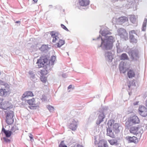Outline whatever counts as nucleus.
<instances>
[{
	"label": "nucleus",
	"mask_w": 147,
	"mask_h": 147,
	"mask_svg": "<svg viewBox=\"0 0 147 147\" xmlns=\"http://www.w3.org/2000/svg\"><path fill=\"white\" fill-rule=\"evenodd\" d=\"M133 85H135V82L134 80L130 82L129 85H128V87L129 88H130L131 86Z\"/></svg>",
	"instance_id": "obj_39"
},
{
	"label": "nucleus",
	"mask_w": 147,
	"mask_h": 147,
	"mask_svg": "<svg viewBox=\"0 0 147 147\" xmlns=\"http://www.w3.org/2000/svg\"><path fill=\"white\" fill-rule=\"evenodd\" d=\"M140 119L138 117L135 115L130 117L129 120V123L131 125L138 124L140 123Z\"/></svg>",
	"instance_id": "obj_11"
},
{
	"label": "nucleus",
	"mask_w": 147,
	"mask_h": 147,
	"mask_svg": "<svg viewBox=\"0 0 147 147\" xmlns=\"http://www.w3.org/2000/svg\"><path fill=\"white\" fill-rule=\"evenodd\" d=\"M128 59V56L127 54L125 53H123L122 54L121 57V60L126 59Z\"/></svg>",
	"instance_id": "obj_33"
},
{
	"label": "nucleus",
	"mask_w": 147,
	"mask_h": 147,
	"mask_svg": "<svg viewBox=\"0 0 147 147\" xmlns=\"http://www.w3.org/2000/svg\"><path fill=\"white\" fill-rule=\"evenodd\" d=\"M41 80L42 81L44 82H45L46 81V80H44V79L43 80Z\"/></svg>",
	"instance_id": "obj_48"
},
{
	"label": "nucleus",
	"mask_w": 147,
	"mask_h": 147,
	"mask_svg": "<svg viewBox=\"0 0 147 147\" xmlns=\"http://www.w3.org/2000/svg\"><path fill=\"white\" fill-rule=\"evenodd\" d=\"M134 35H137V34L135 33V30H131L129 32L130 41L133 43H136L137 42V40L135 37Z\"/></svg>",
	"instance_id": "obj_10"
},
{
	"label": "nucleus",
	"mask_w": 147,
	"mask_h": 147,
	"mask_svg": "<svg viewBox=\"0 0 147 147\" xmlns=\"http://www.w3.org/2000/svg\"><path fill=\"white\" fill-rule=\"evenodd\" d=\"M138 102H137V103L136 104H134V105H137L138 104Z\"/></svg>",
	"instance_id": "obj_50"
},
{
	"label": "nucleus",
	"mask_w": 147,
	"mask_h": 147,
	"mask_svg": "<svg viewBox=\"0 0 147 147\" xmlns=\"http://www.w3.org/2000/svg\"><path fill=\"white\" fill-rule=\"evenodd\" d=\"M127 75L129 78H131L134 77L135 74L133 70L129 69Z\"/></svg>",
	"instance_id": "obj_27"
},
{
	"label": "nucleus",
	"mask_w": 147,
	"mask_h": 147,
	"mask_svg": "<svg viewBox=\"0 0 147 147\" xmlns=\"http://www.w3.org/2000/svg\"><path fill=\"white\" fill-rule=\"evenodd\" d=\"M47 108L50 112H52L54 111L53 107L51 105H47Z\"/></svg>",
	"instance_id": "obj_36"
},
{
	"label": "nucleus",
	"mask_w": 147,
	"mask_h": 147,
	"mask_svg": "<svg viewBox=\"0 0 147 147\" xmlns=\"http://www.w3.org/2000/svg\"><path fill=\"white\" fill-rule=\"evenodd\" d=\"M139 128L137 127H132L130 128V131L131 133L137 135L140 133L139 131Z\"/></svg>",
	"instance_id": "obj_16"
},
{
	"label": "nucleus",
	"mask_w": 147,
	"mask_h": 147,
	"mask_svg": "<svg viewBox=\"0 0 147 147\" xmlns=\"http://www.w3.org/2000/svg\"><path fill=\"white\" fill-rule=\"evenodd\" d=\"M99 32L101 34L102 36L105 37V38H106L107 36H109L111 34V33L107 29H105L102 32L101 30H100Z\"/></svg>",
	"instance_id": "obj_17"
},
{
	"label": "nucleus",
	"mask_w": 147,
	"mask_h": 147,
	"mask_svg": "<svg viewBox=\"0 0 147 147\" xmlns=\"http://www.w3.org/2000/svg\"><path fill=\"white\" fill-rule=\"evenodd\" d=\"M15 23H18L19 24V25H20V21H16L15 22Z\"/></svg>",
	"instance_id": "obj_45"
},
{
	"label": "nucleus",
	"mask_w": 147,
	"mask_h": 147,
	"mask_svg": "<svg viewBox=\"0 0 147 147\" xmlns=\"http://www.w3.org/2000/svg\"><path fill=\"white\" fill-rule=\"evenodd\" d=\"M18 129V127L16 126H13L11 129V131L12 133V134H13L14 133H16V131Z\"/></svg>",
	"instance_id": "obj_31"
},
{
	"label": "nucleus",
	"mask_w": 147,
	"mask_h": 147,
	"mask_svg": "<svg viewBox=\"0 0 147 147\" xmlns=\"http://www.w3.org/2000/svg\"><path fill=\"white\" fill-rule=\"evenodd\" d=\"M3 139L4 141L6 142L7 143H9L10 142V140L7 139V138L4 137L3 138Z\"/></svg>",
	"instance_id": "obj_40"
},
{
	"label": "nucleus",
	"mask_w": 147,
	"mask_h": 147,
	"mask_svg": "<svg viewBox=\"0 0 147 147\" xmlns=\"http://www.w3.org/2000/svg\"><path fill=\"white\" fill-rule=\"evenodd\" d=\"M72 88V85H70L68 87V89H69L71 88Z\"/></svg>",
	"instance_id": "obj_44"
},
{
	"label": "nucleus",
	"mask_w": 147,
	"mask_h": 147,
	"mask_svg": "<svg viewBox=\"0 0 147 147\" xmlns=\"http://www.w3.org/2000/svg\"><path fill=\"white\" fill-rule=\"evenodd\" d=\"M128 139L130 142L134 143H136L138 141L137 138L134 136H133L132 137H129Z\"/></svg>",
	"instance_id": "obj_29"
},
{
	"label": "nucleus",
	"mask_w": 147,
	"mask_h": 147,
	"mask_svg": "<svg viewBox=\"0 0 147 147\" xmlns=\"http://www.w3.org/2000/svg\"><path fill=\"white\" fill-rule=\"evenodd\" d=\"M113 55L112 53L109 51L105 52V57L106 59L109 62H111L113 59Z\"/></svg>",
	"instance_id": "obj_12"
},
{
	"label": "nucleus",
	"mask_w": 147,
	"mask_h": 147,
	"mask_svg": "<svg viewBox=\"0 0 147 147\" xmlns=\"http://www.w3.org/2000/svg\"><path fill=\"white\" fill-rule=\"evenodd\" d=\"M39 97L42 101H45L47 100L46 97L44 94L40 95L39 96Z\"/></svg>",
	"instance_id": "obj_35"
},
{
	"label": "nucleus",
	"mask_w": 147,
	"mask_h": 147,
	"mask_svg": "<svg viewBox=\"0 0 147 147\" xmlns=\"http://www.w3.org/2000/svg\"><path fill=\"white\" fill-rule=\"evenodd\" d=\"M139 114L143 117L147 115V109L144 106H140L138 109Z\"/></svg>",
	"instance_id": "obj_9"
},
{
	"label": "nucleus",
	"mask_w": 147,
	"mask_h": 147,
	"mask_svg": "<svg viewBox=\"0 0 147 147\" xmlns=\"http://www.w3.org/2000/svg\"><path fill=\"white\" fill-rule=\"evenodd\" d=\"M6 122L8 125L11 124L14 121L13 117L14 115L13 112L11 111H9L6 112Z\"/></svg>",
	"instance_id": "obj_4"
},
{
	"label": "nucleus",
	"mask_w": 147,
	"mask_h": 147,
	"mask_svg": "<svg viewBox=\"0 0 147 147\" xmlns=\"http://www.w3.org/2000/svg\"><path fill=\"white\" fill-rule=\"evenodd\" d=\"M114 39L112 36H107L106 38H103L100 35L97 39L100 40L101 42V45L98 46V47H101L102 49L104 50L111 49L113 46Z\"/></svg>",
	"instance_id": "obj_1"
},
{
	"label": "nucleus",
	"mask_w": 147,
	"mask_h": 147,
	"mask_svg": "<svg viewBox=\"0 0 147 147\" xmlns=\"http://www.w3.org/2000/svg\"><path fill=\"white\" fill-rule=\"evenodd\" d=\"M29 74L30 76V77L32 80L34 81L37 80V78L36 77L35 74V72L32 71H29Z\"/></svg>",
	"instance_id": "obj_28"
},
{
	"label": "nucleus",
	"mask_w": 147,
	"mask_h": 147,
	"mask_svg": "<svg viewBox=\"0 0 147 147\" xmlns=\"http://www.w3.org/2000/svg\"><path fill=\"white\" fill-rule=\"evenodd\" d=\"M56 59L55 56H52L50 61H49L47 57L46 56H42L40 57V59L38 60L36 63L38 64L39 67H44L49 63V65H52Z\"/></svg>",
	"instance_id": "obj_2"
},
{
	"label": "nucleus",
	"mask_w": 147,
	"mask_h": 147,
	"mask_svg": "<svg viewBox=\"0 0 147 147\" xmlns=\"http://www.w3.org/2000/svg\"><path fill=\"white\" fill-rule=\"evenodd\" d=\"M50 34L53 38L52 42H57L56 44L57 47H60L65 44V41L60 38L61 37V35L59 33L52 31L50 32Z\"/></svg>",
	"instance_id": "obj_3"
},
{
	"label": "nucleus",
	"mask_w": 147,
	"mask_h": 147,
	"mask_svg": "<svg viewBox=\"0 0 147 147\" xmlns=\"http://www.w3.org/2000/svg\"><path fill=\"white\" fill-rule=\"evenodd\" d=\"M62 76L63 78H65L67 77V76L66 74H62Z\"/></svg>",
	"instance_id": "obj_43"
},
{
	"label": "nucleus",
	"mask_w": 147,
	"mask_h": 147,
	"mask_svg": "<svg viewBox=\"0 0 147 147\" xmlns=\"http://www.w3.org/2000/svg\"><path fill=\"white\" fill-rule=\"evenodd\" d=\"M33 94L32 92L28 91L26 92L23 95L22 97L23 99H24L25 98H28L29 96H33Z\"/></svg>",
	"instance_id": "obj_23"
},
{
	"label": "nucleus",
	"mask_w": 147,
	"mask_h": 147,
	"mask_svg": "<svg viewBox=\"0 0 147 147\" xmlns=\"http://www.w3.org/2000/svg\"><path fill=\"white\" fill-rule=\"evenodd\" d=\"M77 146L78 147H83L82 145L80 144H78Z\"/></svg>",
	"instance_id": "obj_47"
},
{
	"label": "nucleus",
	"mask_w": 147,
	"mask_h": 147,
	"mask_svg": "<svg viewBox=\"0 0 147 147\" xmlns=\"http://www.w3.org/2000/svg\"><path fill=\"white\" fill-rule=\"evenodd\" d=\"M119 44H118V45H117V44H116V47L117 48V53H120L122 51V50L121 49L119 46Z\"/></svg>",
	"instance_id": "obj_37"
},
{
	"label": "nucleus",
	"mask_w": 147,
	"mask_h": 147,
	"mask_svg": "<svg viewBox=\"0 0 147 147\" xmlns=\"http://www.w3.org/2000/svg\"><path fill=\"white\" fill-rule=\"evenodd\" d=\"M29 137L30 139V140L32 142L34 140V139L33 138L32 135V134H30Z\"/></svg>",
	"instance_id": "obj_42"
},
{
	"label": "nucleus",
	"mask_w": 147,
	"mask_h": 147,
	"mask_svg": "<svg viewBox=\"0 0 147 147\" xmlns=\"http://www.w3.org/2000/svg\"><path fill=\"white\" fill-rule=\"evenodd\" d=\"M3 109L4 110H8L12 108V105L8 101H5L3 104Z\"/></svg>",
	"instance_id": "obj_19"
},
{
	"label": "nucleus",
	"mask_w": 147,
	"mask_h": 147,
	"mask_svg": "<svg viewBox=\"0 0 147 147\" xmlns=\"http://www.w3.org/2000/svg\"><path fill=\"white\" fill-rule=\"evenodd\" d=\"M23 100H26V102L28 104L30 105H33L32 107H36V106L35 105V100L33 98L32 99L29 100H27L25 98V99H23Z\"/></svg>",
	"instance_id": "obj_22"
},
{
	"label": "nucleus",
	"mask_w": 147,
	"mask_h": 147,
	"mask_svg": "<svg viewBox=\"0 0 147 147\" xmlns=\"http://www.w3.org/2000/svg\"><path fill=\"white\" fill-rule=\"evenodd\" d=\"M5 88L0 89V96H5L9 93V86L7 84H5Z\"/></svg>",
	"instance_id": "obj_7"
},
{
	"label": "nucleus",
	"mask_w": 147,
	"mask_h": 147,
	"mask_svg": "<svg viewBox=\"0 0 147 147\" xmlns=\"http://www.w3.org/2000/svg\"><path fill=\"white\" fill-rule=\"evenodd\" d=\"M59 147H67L64 143V141H62L59 146Z\"/></svg>",
	"instance_id": "obj_38"
},
{
	"label": "nucleus",
	"mask_w": 147,
	"mask_h": 147,
	"mask_svg": "<svg viewBox=\"0 0 147 147\" xmlns=\"http://www.w3.org/2000/svg\"><path fill=\"white\" fill-rule=\"evenodd\" d=\"M129 55L133 61L138 60L139 58V52L138 49L132 50L129 52Z\"/></svg>",
	"instance_id": "obj_5"
},
{
	"label": "nucleus",
	"mask_w": 147,
	"mask_h": 147,
	"mask_svg": "<svg viewBox=\"0 0 147 147\" xmlns=\"http://www.w3.org/2000/svg\"><path fill=\"white\" fill-rule=\"evenodd\" d=\"M67 53V55H68V53Z\"/></svg>",
	"instance_id": "obj_51"
},
{
	"label": "nucleus",
	"mask_w": 147,
	"mask_h": 147,
	"mask_svg": "<svg viewBox=\"0 0 147 147\" xmlns=\"http://www.w3.org/2000/svg\"><path fill=\"white\" fill-rule=\"evenodd\" d=\"M108 141L111 145L117 146L119 144L117 140L115 139H112L111 140H108Z\"/></svg>",
	"instance_id": "obj_26"
},
{
	"label": "nucleus",
	"mask_w": 147,
	"mask_h": 147,
	"mask_svg": "<svg viewBox=\"0 0 147 147\" xmlns=\"http://www.w3.org/2000/svg\"><path fill=\"white\" fill-rule=\"evenodd\" d=\"M128 21V18L125 16L120 17L117 20V23L119 24H122L123 23L127 22Z\"/></svg>",
	"instance_id": "obj_15"
},
{
	"label": "nucleus",
	"mask_w": 147,
	"mask_h": 147,
	"mask_svg": "<svg viewBox=\"0 0 147 147\" xmlns=\"http://www.w3.org/2000/svg\"><path fill=\"white\" fill-rule=\"evenodd\" d=\"M79 5L82 6H86L89 4V0H79Z\"/></svg>",
	"instance_id": "obj_20"
},
{
	"label": "nucleus",
	"mask_w": 147,
	"mask_h": 147,
	"mask_svg": "<svg viewBox=\"0 0 147 147\" xmlns=\"http://www.w3.org/2000/svg\"><path fill=\"white\" fill-rule=\"evenodd\" d=\"M2 131L5 134L7 138L10 137L11 134H12L10 131L9 130H6L3 127L2 128Z\"/></svg>",
	"instance_id": "obj_25"
},
{
	"label": "nucleus",
	"mask_w": 147,
	"mask_h": 147,
	"mask_svg": "<svg viewBox=\"0 0 147 147\" xmlns=\"http://www.w3.org/2000/svg\"><path fill=\"white\" fill-rule=\"evenodd\" d=\"M119 69L121 73H125L126 72L127 69L125 67V64L124 62L121 61L119 65Z\"/></svg>",
	"instance_id": "obj_18"
},
{
	"label": "nucleus",
	"mask_w": 147,
	"mask_h": 147,
	"mask_svg": "<svg viewBox=\"0 0 147 147\" xmlns=\"http://www.w3.org/2000/svg\"><path fill=\"white\" fill-rule=\"evenodd\" d=\"M61 27L63 28L65 30H66L67 31H69V30L67 29V28L66 27V26H64V25L63 24H61Z\"/></svg>",
	"instance_id": "obj_41"
},
{
	"label": "nucleus",
	"mask_w": 147,
	"mask_h": 147,
	"mask_svg": "<svg viewBox=\"0 0 147 147\" xmlns=\"http://www.w3.org/2000/svg\"><path fill=\"white\" fill-rule=\"evenodd\" d=\"M113 123L114 121L113 120L109 121L107 123V125L108 126L107 130V135L112 138H114L115 136L111 129L110 128L109 126H111Z\"/></svg>",
	"instance_id": "obj_6"
},
{
	"label": "nucleus",
	"mask_w": 147,
	"mask_h": 147,
	"mask_svg": "<svg viewBox=\"0 0 147 147\" xmlns=\"http://www.w3.org/2000/svg\"><path fill=\"white\" fill-rule=\"evenodd\" d=\"M119 125V124L115 123L114 124L113 126V129L114 131L116 133H117L120 131Z\"/></svg>",
	"instance_id": "obj_24"
},
{
	"label": "nucleus",
	"mask_w": 147,
	"mask_h": 147,
	"mask_svg": "<svg viewBox=\"0 0 147 147\" xmlns=\"http://www.w3.org/2000/svg\"><path fill=\"white\" fill-rule=\"evenodd\" d=\"M145 105L147 107V98L145 101Z\"/></svg>",
	"instance_id": "obj_46"
},
{
	"label": "nucleus",
	"mask_w": 147,
	"mask_h": 147,
	"mask_svg": "<svg viewBox=\"0 0 147 147\" xmlns=\"http://www.w3.org/2000/svg\"><path fill=\"white\" fill-rule=\"evenodd\" d=\"M130 19L131 22L133 23H134L136 21V18L134 15H131L130 16Z\"/></svg>",
	"instance_id": "obj_34"
},
{
	"label": "nucleus",
	"mask_w": 147,
	"mask_h": 147,
	"mask_svg": "<svg viewBox=\"0 0 147 147\" xmlns=\"http://www.w3.org/2000/svg\"><path fill=\"white\" fill-rule=\"evenodd\" d=\"M77 127V122L74 119L72 120L71 122L69 125V128L72 130L74 131L76 129Z\"/></svg>",
	"instance_id": "obj_14"
},
{
	"label": "nucleus",
	"mask_w": 147,
	"mask_h": 147,
	"mask_svg": "<svg viewBox=\"0 0 147 147\" xmlns=\"http://www.w3.org/2000/svg\"><path fill=\"white\" fill-rule=\"evenodd\" d=\"M147 22V18H145L144 19L142 25V30L145 31L146 28V23Z\"/></svg>",
	"instance_id": "obj_30"
},
{
	"label": "nucleus",
	"mask_w": 147,
	"mask_h": 147,
	"mask_svg": "<svg viewBox=\"0 0 147 147\" xmlns=\"http://www.w3.org/2000/svg\"><path fill=\"white\" fill-rule=\"evenodd\" d=\"M117 33L121 38L125 40L127 39V34L125 29L120 28L117 30Z\"/></svg>",
	"instance_id": "obj_8"
},
{
	"label": "nucleus",
	"mask_w": 147,
	"mask_h": 147,
	"mask_svg": "<svg viewBox=\"0 0 147 147\" xmlns=\"http://www.w3.org/2000/svg\"><path fill=\"white\" fill-rule=\"evenodd\" d=\"M98 147H107L108 146L107 142L104 140H101L99 141L98 144Z\"/></svg>",
	"instance_id": "obj_21"
},
{
	"label": "nucleus",
	"mask_w": 147,
	"mask_h": 147,
	"mask_svg": "<svg viewBox=\"0 0 147 147\" xmlns=\"http://www.w3.org/2000/svg\"><path fill=\"white\" fill-rule=\"evenodd\" d=\"M105 117V115L103 112L99 113L98 119L96 121V124L97 125L100 124L101 122L103 121V119Z\"/></svg>",
	"instance_id": "obj_13"
},
{
	"label": "nucleus",
	"mask_w": 147,
	"mask_h": 147,
	"mask_svg": "<svg viewBox=\"0 0 147 147\" xmlns=\"http://www.w3.org/2000/svg\"><path fill=\"white\" fill-rule=\"evenodd\" d=\"M48 49V46L45 45H42L41 47L40 48V50L42 51H45Z\"/></svg>",
	"instance_id": "obj_32"
},
{
	"label": "nucleus",
	"mask_w": 147,
	"mask_h": 147,
	"mask_svg": "<svg viewBox=\"0 0 147 147\" xmlns=\"http://www.w3.org/2000/svg\"><path fill=\"white\" fill-rule=\"evenodd\" d=\"M33 1L35 2H37V0H33Z\"/></svg>",
	"instance_id": "obj_49"
}]
</instances>
